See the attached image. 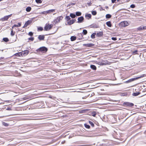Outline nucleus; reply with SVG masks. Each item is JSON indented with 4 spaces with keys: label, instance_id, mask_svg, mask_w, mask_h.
Listing matches in <instances>:
<instances>
[{
    "label": "nucleus",
    "instance_id": "09e8293b",
    "mask_svg": "<svg viewBox=\"0 0 146 146\" xmlns=\"http://www.w3.org/2000/svg\"><path fill=\"white\" fill-rule=\"evenodd\" d=\"M116 0H111V2L112 3H114L116 1Z\"/></svg>",
    "mask_w": 146,
    "mask_h": 146
},
{
    "label": "nucleus",
    "instance_id": "f257e3e1",
    "mask_svg": "<svg viewBox=\"0 0 146 146\" xmlns=\"http://www.w3.org/2000/svg\"><path fill=\"white\" fill-rule=\"evenodd\" d=\"M47 50L48 49L46 47L42 46L37 49L36 51L39 53L41 52L42 53H44L46 52Z\"/></svg>",
    "mask_w": 146,
    "mask_h": 146
},
{
    "label": "nucleus",
    "instance_id": "f704fd0d",
    "mask_svg": "<svg viewBox=\"0 0 146 146\" xmlns=\"http://www.w3.org/2000/svg\"><path fill=\"white\" fill-rule=\"evenodd\" d=\"M84 125L85 127L89 129L90 128V126L86 124H85Z\"/></svg>",
    "mask_w": 146,
    "mask_h": 146
},
{
    "label": "nucleus",
    "instance_id": "cd10ccee",
    "mask_svg": "<svg viewBox=\"0 0 146 146\" xmlns=\"http://www.w3.org/2000/svg\"><path fill=\"white\" fill-rule=\"evenodd\" d=\"M111 16L110 14H107L106 16V19H109L111 18Z\"/></svg>",
    "mask_w": 146,
    "mask_h": 146
},
{
    "label": "nucleus",
    "instance_id": "9d476101",
    "mask_svg": "<svg viewBox=\"0 0 146 146\" xmlns=\"http://www.w3.org/2000/svg\"><path fill=\"white\" fill-rule=\"evenodd\" d=\"M76 20L75 19H72L70 20L69 21L67 22V24L68 25H71L74 23Z\"/></svg>",
    "mask_w": 146,
    "mask_h": 146
},
{
    "label": "nucleus",
    "instance_id": "7c9ffc66",
    "mask_svg": "<svg viewBox=\"0 0 146 146\" xmlns=\"http://www.w3.org/2000/svg\"><path fill=\"white\" fill-rule=\"evenodd\" d=\"M92 15H96L97 12L96 11H92Z\"/></svg>",
    "mask_w": 146,
    "mask_h": 146
},
{
    "label": "nucleus",
    "instance_id": "4d7b16f0",
    "mask_svg": "<svg viewBox=\"0 0 146 146\" xmlns=\"http://www.w3.org/2000/svg\"><path fill=\"white\" fill-rule=\"evenodd\" d=\"M120 0H117V2H119Z\"/></svg>",
    "mask_w": 146,
    "mask_h": 146
},
{
    "label": "nucleus",
    "instance_id": "dca6fc26",
    "mask_svg": "<svg viewBox=\"0 0 146 146\" xmlns=\"http://www.w3.org/2000/svg\"><path fill=\"white\" fill-rule=\"evenodd\" d=\"M98 64L101 65H106V63L104 61H100L98 62Z\"/></svg>",
    "mask_w": 146,
    "mask_h": 146
},
{
    "label": "nucleus",
    "instance_id": "c85d7f7f",
    "mask_svg": "<svg viewBox=\"0 0 146 146\" xmlns=\"http://www.w3.org/2000/svg\"><path fill=\"white\" fill-rule=\"evenodd\" d=\"M21 23H18V25H14V26H15V27H20L21 26Z\"/></svg>",
    "mask_w": 146,
    "mask_h": 146
},
{
    "label": "nucleus",
    "instance_id": "423d86ee",
    "mask_svg": "<svg viewBox=\"0 0 146 146\" xmlns=\"http://www.w3.org/2000/svg\"><path fill=\"white\" fill-rule=\"evenodd\" d=\"M78 21L77 23H81L83 22L84 20V18L83 16H81L79 17L78 19Z\"/></svg>",
    "mask_w": 146,
    "mask_h": 146
},
{
    "label": "nucleus",
    "instance_id": "8fccbe9b",
    "mask_svg": "<svg viewBox=\"0 0 146 146\" xmlns=\"http://www.w3.org/2000/svg\"><path fill=\"white\" fill-rule=\"evenodd\" d=\"M42 13L43 14H46V11H44L42 12Z\"/></svg>",
    "mask_w": 146,
    "mask_h": 146
},
{
    "label": "nucleus",
    "instance_id": "b1692460",
    "mask_svg": "<svg viewBox=\"0 0 146 146\" xmlns=\"http://www.w3.org/2000/svg\"><path fill=\"white\" fill-rule=\"evenodd\" d=\"M140 94V92H136V93H133L132 94V96H138Z\"/></svg>",
    "mask_w": 146,
    "mask_h": 146
},
{
    "label": "nucleus",
    "instance_id": "a878e982",
    "mask_svg": "<svg viewBox=\"0 0 146 146\" xmlns=\"http://www.w3.org/2000/svg\"><path fill=\"white\" fill-rule=\"evenodd\" d=\"M54 11V9H51L46 11V13H48L51 12H53Z\"/></svg>",
    "mask_w": 146,
    "mask_h": 146
},
{
    "label": "nucleus",
    "instance_id": "a211bd4d",
    "mask_svg": "<svg viewBox=\"0 0 146 146\" xmlns=\"http://www.w3.org/2000/svg\"><path fill=\"white\" fill-rule=\"evenodd\" d=\"M106 24L107 26L109 27H111V22L110 21L107 22L106 23Z\"/></svg>",
    "mask_w": 146,
    "mask_h": 146
},
{
    "label": "nucleus",
    "instance_id": "39448f33",
    "mask_svg": "<svg viewBox=\"0 0 146 146\" xmlns=\"http://www.w3.org/2000/svg\"><path fill=\"white\" fill-rule=\"evenodd\" d=\"M123 104L130 107H132L134 106L133 104L129 102H124Z\"/></svg>",
    "mask_w": 146,
    "mask_h": 146
},
{
    "label": "nucleus",
    "instance_id": "ddd939ff",
    "mask_svg": "<svg viewBox=\"0 0 146 146\" xmlns=\"http://www.w3.org/2000/svg\"><path fill=\"white\" fill-rule=\"evenodd\" d=\"M96 34V36L98 37H100L102 36L103 35V31L99 32L98 33H97Z\"/></svg>",
    "mask_w": 146,
    "mask_h": 146
},
{
    "label": "nucleus",
    "instance_id": "3c124183",
    "mask_svg": "<svg viewBox=\"0 0 146 146\" xmlns=\"http://www.w3.org/2000/svg\"><path fill=\"white\" fill-rule=\"evenodd\" d=\"M137 52V50H135V51L133 53H136V52Z\"/></svg>",
    "mask_w": 146,
    "mask_h": 146
},
{
    "label": "nucleus",
    "instance_id": "5701e85b",
    "mask_svg": "<svg viewBox=\"0 0 146 146\" xmlns=\"http://www.w3.org/2000/svg\"><path fill=\"white\" fill-rule=\"evenodd\" d=\"M96 35V33H92L91 36V37L92 38H95V35Z\"/></svg>",
    "mask_w": 146,
    "mask_h": 146
},
{
    "label": "nucleus",
    "instance_id": "6ab92c4d",
    "mask_svg": "<svg viewBox=\"0 0 146 146\" xmlns=\"http://www.w3.org/2000/svg\"><path fill=\"white\" fill-rule=\"evenodd\" d=\"M70 16L72 18H74L76 17V15L73 13H70Z\"/></svg>",
    "mask_w": 146,
    "mask_h": 146
},
{
    "label": "nucleus",
    "instance_id": "6e6552de",
    "mask_svg": "<svg viewBox=\"0 0 146 146\" xmlns=\"http://www.w3.org/2000/svg\"><path fill=\"white\" fill-rule=\"evenodd\" d=\"M32 22L31 20H28L25 23L23 27L25 28L27 27L28 25H29Z\"/></svg>",
    "mask_w": 146,
    "mask_h": 146
},
{
    "label": "nucleus",
    "instance_id": "13d9d810",
    "mask_svg": "<svg viewBox=\"0 0 146 146\" xmlns=\"http://www.w3.org/2000/svg\"><path fill=\"white\" fill-rule=\"evenodd\" d=\"M14 27H15V26H14V25H13V26L12 27V29H13Z\"/></svg>",
    "mask_w": 146,
    "mask_h": 146
},
{
    "label": "nucleus",
    "instance_id": "79ce46f5",
    "mask_svg": "<svg viewBox=\"0 0 146 146\" xmlns=\"http://www.w3.org/2000/svg\"><path fill=\"white\" fill-rule=\"evenodd\" d=\"M130 7L131 8H133L135 7V5L133 4L131 5Z\"/></svg>",
    "mask_w": 146,
    "mask_h": 146
},
{
    "label": "nucleus",
    "instance_id": "bb28decb",
    "mask_svg": "<svg viewBox=\"0 0 146 146\" xmlns=\"http://www.w3.org/2000/svg\"><path fill=\"white\" fill-rule=\"evenodd\" d=\"M85 17H88L89 18L88 19H89L90 18H91V15L90 14H86L85 15Z\"/></svg>",
    "mask_w": 146,
    "mask_h": 146
},
{
    "label": "nucleus",
    "instance_id": "49530a36",
    "mask_svg": "<svg viewBox=\"0 0 146 146\" xmlns=\"http://www.w3.org/2000/svg\"><path fill=\"white\" fill-rule=\"evenodd\" d=\"M91 4H92V3H91V1H90V2H89V3H88V4L89 6H90V5H91Z\"/></svg>",
    "mask_w": 146,
    "mask_h": 146
},
{
    "label": "nucleus",
    "instance_id": "4be33fe9",
    "mask_svg": "<svg viewBox=\"0 0 146 146\" xmlns=\"http://www.w3.org/2000/svg\"><path fill=\"white\" fill-rule=\"evenodd\" d=\"M76 39V37L75 36H72L71 37L70 39L71 41H74Z\"/></svg>",
    "mask_w": 146,
    "mask_h": 146
},
{
    "label": "nucleus",
    "instance_id": "20e7f679",
    "mask_svg": "<svg viewBox=\"0 0 146 146\" xmlns=\"http://www.w3.org/2000/svg\"><path fill=\"white\" fill-rule=\"evenodd\" d=\"M63 18V17L62 16H60L58 17L56 19L54 20V22L55 23L59 22L60 20H62Z\"/></svg>",
    "mask_w": 146,
    "mask_h": 146
},
{
    "label": "nucleus",
    "instance_id": "f3484780",
    "mask_svg": "<svg viewBox=\"0 0 146 146\" xmlns=\"http://www.w3.org/2000/svg\"><path fill=\"white\" fill-rule=\"evenodd\" d=\"M65 19L66 21L68 22L70 20L71 18L69 16H66L65 17Z\"/></svg>",
    "mask_w": 146,
    "mask_h": 146
},
{
    "label": "nucleus",
    "instance_id": "72a5a7b5",
    "mask_svg": "<svg viewBox=\"0 0 146 146\" xmlns=\"http://www.w3.org/2000/svg\"><path fill=\"white\" fill-rule=\"evenodd\" d=\"M2 124L3 125L6 127L8 126L9 125L8 124L5 122H3Z\"/></svg>",
    "mask_w": 146,
    "mask_h": 146
},
{
    "label": "nucleus",
    "instance_id": "393cba45",
    "mask_svg": "<svg viewBox=\"0 0 146 146\" xmlns=\"http://www.w3.org/2000/svg\"><path fill=\"white\" fill-rule=\"evenodd\" d=\"M31 7H28L26 8V10L27 12H30L31 11Z\"/></svg>",
    "mask_w": 146,
    "mask_h": 146
},
{
    "label": "nucleus",
    "instance_id": "7ed1b4c3",
    "mask_svg": "<svg viewBox=\"0 0 146 146\" xmlns=\"http://www.w3.org/2000/svg\"><path fill=\"white\" fill-rule=\"evenodd\" d=\"M143 76H139L133 78H131L129 80H128V81H127L126 82H131L133 81L134 80H137L139 79L142 77Z\"/></svg>",
    "mask_w": 146,
    "mask_h": 146
},
{
    "label": "nucleus",
    "instance_id": "4468645a",
    "mask_svg": "<svg viewBox=\"0 0 146 146\" xmlns=\"http://www.w3.org/2000/svg\"><path fill=\"white\" fill-rule=\"evenodd\" d=\"M44 35H40L38 36V38L40 40H44Z\"/></svg>",
    "mask_w": 146,
    "mask_h": 146
},
{
    "label": "nucleus",
    "instance_id": "1a4fd4ad",
    "mask_svg": "<svg viewBox=\"0 0 146 146\" xmlns=\"http://www.w3.org/2000/svg\"><path fill=\"white\" fill-rule=\"evenodd\" d=\"M29 52L28 50H25L22 53V56H27L29 53Z\"/></svg>",
    "mask_w": 146,
    "mask_h": 146
},
{
    "label": "nucleus",
    "instance_id": "bf43d9fd",
    "mask_svg": "<svg viewBox=\"0 0 146 146\" xmlns=\"http://www.w3.org/2000/svg\"><path fill=\"white\" fill-rule=\"evenodd\" d=\"M2 0H0V1H2Z\"/></svg>",
    "mask_w": 146,
    "mask_h": 146
},
{
    "label": "nucleus",
    "instance_id": "5fc2aeb1",
    "mask_svg": "<svg viewBox=\"0 0 146 146\" xmlns=\"http://www.w3.org/2000/svg\"><path fill=\"white\" fill-rule=\"evenodd\" d=\"M106 8L107 9H108V6H106Z\"/></svg>",
    "mask_w": 146,
    "mask_h": 146
},
{
    "label": "nucleus",
    "instance_id": "a19ab883",
    "mask_svg": "<svg viewBox=\"0 0 146 146\" xmlns=\"http://www.w3.org/2000/svg\"><path fill=\"white\" fill-rule=\"evenodd\" d=\"M15 33H15H14L13 30H12L11 31V35L12 36H13L14 35Z\"/></svg>",
    "mask_w": 146,
    "mask_h": 146
},
{
    "label": "nucleus",
    "instance_id": "e433bc0d",
    "mask_svg": "<svg viewBox=\"0 0 146 146\" xmlns=\"http://www.w3.org/2000/svg\"><path fill=\"white\" fill-rule=\"evenodd\" d=\"M35 1L37 3H40L42 2L41 0H35Z\"/></svg>",
    "mask_w": 146,
    "mask_h": 146
},
{
    "label": "nucleus",
    "instance_id": "9b49d317",
    "mask_svg": "<svg viewBox=\"0 0 146 146\" xmlns=\"http://www.w3.org/2000/svg\"><path fill=\"white\" fill-rule=\"evenodd\" d=\"M146 29V26L145 27H142L141 26L137 29V30L140 31L141 30Z\"/></svg>",
    "mask_w": 146,
    "mask_h": 146
},
{
    "label": "nucleus",
    "instance_id": "f8f14e48",
    "mask_svg": "<svg viewBox=\"0 0 146 146\" xmlns=\"http://www.w3.org/2000/svg\"><path fill=\"white\" fill-rule=\"evenodd\" d=\"M83 45L84 46L86 47H91L93 46L94 44L92 43H88L86 44H84Z\"/></svg>",
    "mask_w": 146,
    "mask_h": 146
},
{
    "label": "nucleus",
    "instance_id": "2f4dec72",
    "mask_svg": "<svg viewBox=\"0 0 146 146\" xmlns=\"http://www.w3.org/2000/svg\"><path fill=\"white\" fill-rule=\"evenodd\" d=\"M83 33L84 35H86L87 33V31L86 30L84 29L83 30Z\"/></svg>",
    "mask_w": 146,
    "mask_h": 146
},
{
    "label": "nucleus",
    "instance_id": "c03bdc74",
    "mask_svg": "<svg viewBox=\"0 0 146 146\" xmlns=\"http://www.w3.org/2000/svg\"><path fill=\"white\" fill-rule=\"evenodd\" d=\"M28 39L29 40H31V41H33L34 39V37H30V38H28Z\"/></svg>",
    "mask_w": 146,
    "mask_h": 146
},
{
    "label": "nucleus",
    "instance_id": "aec40b11",
    "mask_svg": "<svg viewBox=\"0 0 146 146\" xmlns=\"http://www.w3.org/2000/svg\"><path fill=\"white\" fill-rule=\"evenodd\" d=\"M14 55L15 56L19 57L22 56V53H21L20 52H19L15 54Z\"/></svg>",
    "mask_w": 146,
    "mask_h": 146
},
{
    "label": "nucleus",
    "instance_id": "ea45409f",
    "mask_svg": "<svg viewBox=\"0 0 146 146\" xmlns=\"http://www.w3.org/2000/svg\"><path fill=\"white\" fill-rule=\"evenodd\" d=\"M38 30L39 31H42L43 30V28L42 27H40L38 28Z\"/></svg>",
    "mask_w": 146,
    "mask_h": 146
},
{
    "label": "nucleus",
    "instance_id": "4c0bfd02",
    "mask_svg": "<svg viewBox=\"0 0 146 146\" xmlns=\"http://www.w3.org/2000/svg\"><path fill=\"white\" fill-rule=\"evenodd\" d=\"M48 25H46L44 27V30L46 31H47V30H48Z\"/></svg>",
    "mask_w": 146,
    "mask_h": 146
},
{
    "label": "nucleus",
    "instance_id": "864d4df0",
    "mask_svg": "<svg viewBox=\"0 0 146 146\" xmlns=\"http://www.w3.org/2000/svg\"><path fill=\"white\" fill-rule=\"evenodd\" d=\"M129 1L128 0H127L125 1L126 3L128 2Z\"/></svg>",
    "mask_w": 146,
    "mask_h": 146
},
{
    "label": "nucleus",
    "instance_id": "0eeeda50",
    "mask_svg": "<svg viewBox=\"0 0 146 146\" xmlns=\"http://www.w3.org/2000/svg\"><path fill=\"white\" fill-rule=\"evenodd\" d=\"M12 15V14H11L5 16L4 17L1 19L3 21H7L8 20V19H9V17L11 16Z\"/></svg>",
    "mask_w": 146,
    "mask_h": 146
},
{
    "label": "nucleus",
    "instance_id": "37998d69",
    "mask_svg": "<svg viewBox=\"0 0 146 146\" xmlns=\"http://www.w3.org/2000/svg\"><path fill=\"white\" fill-rule=\"evenodd\" d=\"M29 35L30 36H32L33 35V33L31 32H30L29 33Z\"/></svg>",
    "mask_w": 146,
    "mask_h": 146
},
{
    "label": "nucleus",
    "instance_id": "58836bf2",
    "mask_svg": "<svg viewBox=\"0 0 146 146\" xmlns=\"http://www.w3.org/2000/svg\"><path fill=\"white\" fill-rule=\"evenodd\" d=\"M96 114V113L95 112H92V115L94 117H95Z\"/></svg>",
    "mask_w": 146,
    "mask_h": 146
},
{
    "label": "nucleus",
    "instance_id": "c756f323",
    "mask_svg": "<svg viewBox=\"0 0 146 146\" xmlns=\"http://www.w3.org/2000/svg\"><path fill=\"white\" fill-rule=\"evenodd\" d=\"M3 40L5 42H7L9 41V39L7 38H3Z\"/></svg>",
    "mask_w": 146,
    "mask_h": 146
},
{
    "label": "nucleus",
    "instance_id": "603ef678",
    "mask_svg": "<svg viewBox=\"0 0 146 146\" xmlns=\"http://www.w3.org/2000/svg\"><path fill=\"white\" fill-rule=\"evenodd\" d=\"M4 58V57H1L0 58V60H1L2 59H3Z\"/></svg>",
    "mask_w": 146,
    "mask_h": 146
},
{
    "label": "nucleus",
    "instance_id": "c9c22d12",
    "mask_svg": "<svg viewBox=\"0 0 146 146\" xmlns=\"http://www.w3.org/2000/svg\"><path fill=\"white\" fill-rule=\"evenodd\" d=\"M48 30H49L52 27V25H49V24H48Z\"/></svg>",
    "mask_w": 146,
    "mask_h": 146
},
{
    "label": "nucleus",
    "instance_id": "f03ea898",
    "mask_svg": "<svg viewBox=\"0 0 146 146\" xmlns=\"http://www.w3.org/2000/svg\"><path fill=\"white\" fill-rule=\"evenodd\" d=\"M119 25L121 27H125L128 26L129 25V23L127 21H124L120 23Z\"/></svg>",
    "mask_w": 146,
    "mask_h": 146
},
{
    "label": "nucleus",
    "instance_id": "de8ad7c7",
    "mask_svg": "<svg viewBox=\"0 0 146 146\" xmlns=\"http://www.w3.org/2000/svg\"><path fill=\"white\" fill-rule=\"evenodd\" d=\"M6 110H11V108H8Z\"/></svg>",
    "mask_w": 146,
    "mask_h": 146
},
{
    "label": "nucleus",
    "instance_id": "2eb2a0df",
    "mask_svg": "<svg viewBox=\"0 0 146 146\" xmlns=\"http://www.w3.org/2000/svg\"><path fill=\"white\" fill-rule=\"evenodd\" d=\"M90 67L91 69H92L93 70H95L96 69V67L94 65H90Z\"/></svg>",
    "mask_w": 146,
    "mask_h": 146
},
{
    "label": "nucleus",
    "instance_id": "a18cd8bd",
    "mask_svg": "<svg viewBox=\"0 0 146 146\" xmlns=\"http://www.w3.org/2000/svg\"><path fill=\"white\" fill-rule=\"evenodd\" d=\"M112 40H117V38L116 37H112L111 38Z\"/></svg>",
    "mask_w": 146,
    "mask_h": 146
},
{
    "label": "nucleus",
    "instance_id": "412c9836",
    "mask_svg": "<svg viewBox=\"0 0 146 146\" xmlns=\"http://www.w3.org/2000/svg\"><path fill=\"white\" fill-rule=\"evenodd\" d=\"M82 15V13L79 11L76 12V16H80Z\"/></svg>",
    "mask_w": 146,
    "mask_h": 146
},
{
    "label": "nucleus",
    "instance_id": "473e14b6",
    "mask_svg": "<svg viewBox=\"0 0 146 146\" xmlns=\"http://www.w3.org/2000/svg\"><path fill=\"white\" fill-rule=\"evenodd\" d=\"M89 123L92 127H93L94 126V124L92 121H89Z\"/></svg>",
    "mask_w": 146,
    "mask_h": 146
},
{
    "label": "nucleus",
    "instance_id": "6e6d98bb",
    "mask_svg": "<svg viewBox=\"0 0 146 146\" xmlns=\"http://www.w3.org/2000/svg\"><path fill=\"white\" fill-rule=\"evenodd\" d=\"M82 39V38H79V40H81Z\"/></svg>",
    "mask_w": 146,
    "mask_h": 146
}]
</instances>
